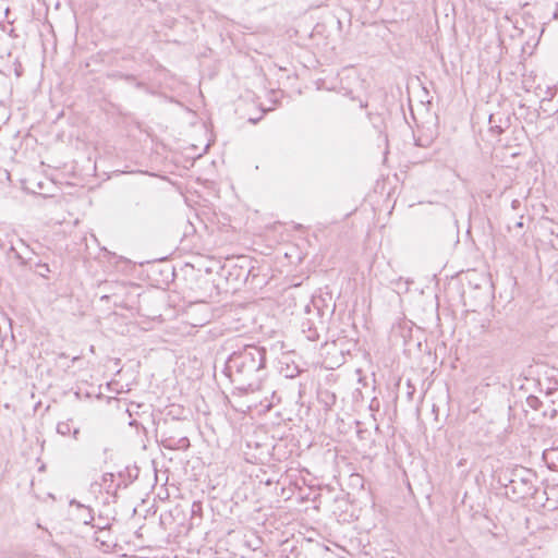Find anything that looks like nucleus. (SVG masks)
<instances>
[{
    "mask_svg": "<svg viewBox=\"0 0 558 558\" xmlns=\"http://www.w3.org/2000/svg\"><path fill=\"white\" fill-rule=\"evenodd\" d=\"M266 366V349L246 344L242 350L232 352L226 361L225 374L235 384L241 393L263 389Z\"/></svg>",
    "mask_w": 558,
    "mask_h": 558,
    "instance_id": "nucleus-1",
    "label": "nucleus"
},
{
    "mask_svg": "<svg viewBox=\"0 0 558 558\" xmlns=\"http://www.w3.org/2000/svg\"><path fill=\"white\" fill-rule=\"evenodd\" d=\"M536 481L537 476L532 470L526 468L514 469L510 474L508 483L505 485V494L513 501L533 497L537 492Z\"/></svg>",
    "mask_w": 558,
    "mask_h": 558,
    "instance_id": "nucleus-2",
    "label": "nucleus"
},
{
    "mask_svg": "<svg viewBox=\"0 0 558 558\" xmlns=\"http://www.w3.org/2000/svg\"><path fill=\"white\" fill-rule=\"evenodd\" d=\"M301 369L299 368L298 365H290V364H287L286 366H281L280 368V373L286 377V378H294L296 377L299 374H300Z\"/></svg>",
    "mask_w": 558,
    "mask_h": 558,
    "instance_id": "nucleus-3",
    "label": "nucleus"
},
{
    "mask_svg": "<svg viewBox=\"0 0 558 558\" xmlns=\"http://www.w3.org/2000/svg\"><path fill=\"white\" fill-rule=\"evenodd\" d=\"M57 433L61 436H68L71 434L70 421L59 422L57 424Z\"/></svg>",
    "mask_w": 558,
    "mask_h": 558,
    "instance_id": "nucleus-4",
    "label": "nucleus"
},
{
    "mask_svg": "<svg viewBox=\"0 0 558 558\" xmlns=\"http://www.w3.org/2000/svg\"><path fill=\"white\" fill-rule=\"evenodd\" d=\"M177 450H186L190 447V440L186 436L175 437Z\"/></svg>",
    "mask_w": 558,
    "mask_h": 558,
    "instance_id": "nucleus-5",
    "label": "nucleus"
},
{
    "mask_svg": "<svg viewBox=\"0 0 558 558\" xmlns=\"http://www.w3.org/2000/svg\"><path fill=\"white\" fill-rule=\"evenodd\" d=\"M161 445L167 449L177 450V444H175L174 436H169V437L162 438Z\"/></svg>",
    "mask_w": 558,
    "mask_h": 558,
    "instance_id": "nucleus-6",
    "label": "nucleus"
},
{
    "mask_svg": "<svg viewBox=\"0 0 558 558\" xmlns=\"http://www.w3.org/2000/svg\"><path fill=\"white\" fill-rule=\"evenodd\" d=\"M489 125L490 130L496 134H501L504 132L502 126L497 124L495 114L489 116Z\"/></svg>",
    "mask_w": 558,
    "mask_h": 558,
    "instance_id": "nucleus-7",
    "label": "nucleus"
},
{
    "mask_svg": "<svg viewBox=\"0 0 558 558\" xmlns=\"http://www.w3.org/2000/svg\"><path fill=\"white\" fill-rule=\"evenodd\" d=\"M303 332L306 333V338L311 341H316L319 338V333L317 332L316 328L308 326V329H303Z\"/></svg>",
    "mask_w": 558,
    "mask_h": 558,
    "instance_id": "nucleus-8",
    "label": "nucleus"
},
{
    "mask_svg": "<svg viewBox=\"0 0 558 558\" xmlns=\"http://www.w3.org/2000/svg\"><path fill=\"white\" fill-rule=\"evenodd\" d=\"M526 402L533 410H538L539 405L542 404L541 400L535 396L527 397Z\"/></svg>",
    "mask_w": 558,
    "mask_h": 558,
    "instance_id": "nucleus-9",
    "label": "nucleus"
},
{
    "mask_svg": "<svg viewBox=\"0 0 558 558\" xmlns=\"http://www.w3.org/2000/svg\"><path fill=\"white\" fill-rule=\"evenodd\" d=\"M50 271L49 269V266L47 264H41V263H38L36 265V272L41 276V277H46L47 274Z\"/></svg>",
    "mask_w": 558,
    "mask_h": 558,
    "instance_id": "nucleus-10",
    "label": "nucleus"
},
{
    "mask_svg": "<svg viewBox=\"0 0 558 558\" xmlns=\"http://www.w3.org/2000/svg\"><path fill=\"white\" fill-rule=\"evenodd\" d=\"M432 138H423L422 136H418L415 141V144L420 147H428L432 144Z\"/></svg>",
    "mask_w": 558,
    "mask_h": 558,
    "instance_id": "nucleus-11",
    "label": "nucleus"
},
{
    "mask_svg": "<svg viewBox=\"0 0 558 558\" xmlns=\"http://www.w3.org/2000/svg\"><path fill=\"white\" fill-rule=\"evenodd\" d=\"M108 77L112 78V80H124L125 81V74L122 72L110 73V74H108Z\"/></svg>",
    "mask_w": 558,
    "mask_h": 558,
    "instance_id": "nucleus-12",
    "label": "nucleus"
},
{
    "mask_svg": "<svg viewBox=\"0 0 558 558\" xmlns=\"http://www.w3.org/2000/svg\"><path fill=\"white\" fill-rule=\"evenodd\" d=\"M71 435H72L73 439L77 440L78 436H80V428L76 427L73 430H71Z\"/></svg>",
    "mask_w": 558,
    "mask_h": 558,
    "instance_id": "nucleus-13",
    "label": "nucleus"
},
{
    "mask_svg": "<svg viewBox=\"0 0 558 558\" xmlns=\"http://www.w3.org/2000/svg\"><path fill=\"white\" fill-rule=\"evenodd\" d=\"M125 80L129 82H133L135 80V76L131 74H125Z\"/></svg>",
    "mask_w": 558,
    "mask_h": 558,
    "instance_id": "nucleus-14",
    "label": "nucleus"
},
{
    "mask_svg": "<svg viewBox=\"0 0 558 558\" xmlns=\"http://www.w3.org/2000/svg\"><path fill=\"white\" fill-rule=\"evenodd\" d=\"M260 119H262L260 117H259V118H257V119H253V118H251V119H248V121H250L251 123H253V124H256Z\"/></svg>",
    "mask_w": 558,
    "mask_h": 558,
    "instance_id": "nucleus-15",
    "label": "nucleus"
},
{
    "mask_svg": "<svg viewBox=\"0 0 558 558\" xmlns=\"http://www.w3.org/2000/svg\"><path fill=\"white\" fill-rule=\"evenodd\" d=\"M196 507H197L198 509H201V504H196V502H194V504H193V512H195V508H196Z\"/></svg>",
    "mask_w": 558,
    "mask_h": 558,
    "instance_id": "nucleus-16",
    "label": "nucleus"
},
{
    "mask_svg": "<svg viewBox=\"0 0 558 558\" xmlns=\"http://www.w3.org/2000/svg\"><path fill=\"white\" fill-rule=\"evenodd\" d=\"M515 227H518V228H522V227H523V222H522V221H518V222L515 223Z\"/></svg>",
    "mask_w": 558,
    "mask_h": 558,
    "instance_id": "nucleus-17",
    "label": "nucleus"
},
{
    "mask_svg": "<svg viewBox=\"0 0 558 558\" xmlns=\"http://www.w3.org/2000/svg\"><path fill=\"white\" fill-rule=\"evenodd\" d=\"M554 19H555V20H558V9H557V10L555 11V13H554Z\"/></svg>",
    "mask_w": 558,
    "mask_h": 558,
    "instance_id": "nucleus-18",
    "label": "nucleus"
},
{
    "mask_svg": "<svg viewBox=\"0 0 558 558\" xmlns=\"http://www.w3.org/2000/svg\"><path fill=\"white\" fill-rule=\"evenodd\" d=\"M517 204H519V201L514 199V201L512 202V207H513V208H515Z\"/></svg>",
    "mask_w": 558,
    "mask_h": 558,
    "instance_id": "nucleus-19",
    "label": "nucleus"
},
{
    "mask_svg": "<svg viewBox=\"0 0 558 558\" xmlns=\"http://www.w3.org/2000/svg\"><path fill=\"white\" fill-rule=\"evenodd\" d=\"M345 92H344V95H350L351 92L347 90L345 88H343Z\"/></svg>",
    "mask_w": 558,
    "mask_h": 558,
    "instance_id": "nucleus-20",
    "label": "nucleus"
},
{
    "mask_svg": "<svg viewBox=\"0 0 558 558\" xmlns=\"http://www.w3.org/2000/svg\"><path fill=\"white\" fill-rule=\"evenodd\" d=\"M144 84L143 83H137L136 86L137 87H142Z\"/></svg>",
    "mask_w": 558,
    "mask_h": 558,
    "instance_id": "nucleus-21",
    "label": "nucleus"
},
{
    "mask_svg": "<svg viewBox=\"0 0 558 558\" xmlns=\"http://www.w3.org/2000/svg\"><path fill=\"white\" fill-rule=\"evenodd\" d=\"M60 357H66V355L64 353H61Z\"/></svg>",
    "mask_w": 558,
    "mask_h": 558,
    "instance_id": "nucleus-22",
    "label": "nucleus"
}]
</instances>
